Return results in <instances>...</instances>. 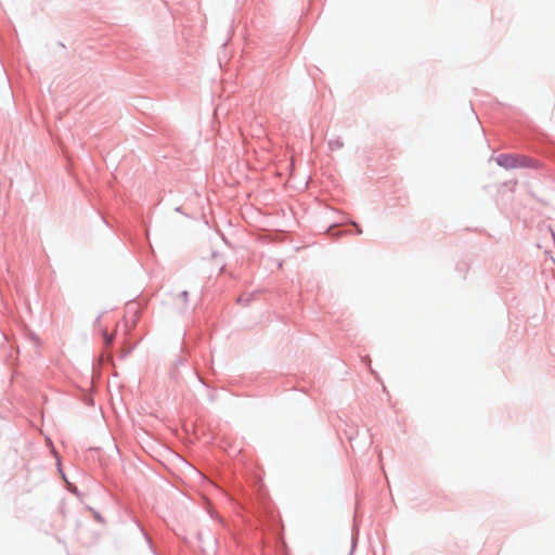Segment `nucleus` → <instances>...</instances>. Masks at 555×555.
I'll return each mask as SVG.
<instances>
[{"mask_svg": "<svg viewBox=\"0 0 555 555\" xmlns=\"http://www.w3.org/2000/svg\"><path fill=\"white\" fill-rule=\"evenodd\" d=\"M496 163L504 168H514L518 166V160L514 156L500 155L496 158Z\"/></svg>", "mask_w": 555, "mask_h": 555, "instance_id": "1", "label": "nucleus"}, {"mask_svg": "<svg viewBox=\"0 0 555 555\" xmlns=\"http://www.w3.org/2000/svg\"><path fill=\"white\" fill-rule=\"evenodd\" d=\"M102 335H103V338H104V341H105L106 346H109V345L113 344L114 338H115V334L114 333L108 334L106 330H103L102 331Z\"/></svg>", "mask_w": 555, "mask_h": 555, "instance_id": "2", "label": "nucleus"}, {"mask_svg": "<svg viewBox=\"0 0 555 555\" xmlns=\"http://www.w3.org/2000/svg\"><path fill=\"white\" fill-rule=\"evenodd\" d=\"M353 225H356V227H357V232H358V233H362V230H361V229H360L356 223H353Z\"/></svg>", "mask_w": 555, "mask_h": 555, "instance_id": "3", "label": "nucleus"}]
</instances>
